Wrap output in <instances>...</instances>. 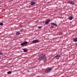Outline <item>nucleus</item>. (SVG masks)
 <instances>
[{"mask_svg": "<svg viewBox=\"0 0 77 77\" xmlns=\"http://www.w3.org/2000/svg\"><path fill=\"white\" fill-rule=\"evenodd\" d=\"M3 54V53L2 52H0V55H2Z\"/></svg>", "mask_w": 77, "mask_h": 77, "instance_id": "nucleus-20", "label": "nucleus"}, {"mask_svg": "<svg viewBox=\"0 0 77 77\" xmlns=\"http://www.w3.org/2000/svg\"><path fill=\"white\" fill-rule=\"evenodd\" d=\"M51 24H52V25H53V26H57V24L56 23H51Z\"/></svg>", "mask_w": 77, "mask_h": 77, "instance_id": "nucleus-9", "label": "nucleus"}, {"mask_svg": "<svg viewBox=\"0 0 77 77\" xmlns=\"http://www.w3.org/2000/svg\"><path fill=\"white\" fill-rule=\"evenodd\" d=\"M27 44V42L26 41H25V42H23L22 43H21V46H23V45H26V44Z\"/></svg>", "mask_w": 77, "mask_h": 77, "instance_id": "nucleus-5", "label": "nucleus"}, {"mask_svg": "<svg viewBox=\"0 0 77 77\" xmlns=\"http://www.w3.org/2000/svg\"><path fill=\"white\" fill-rule=\"evenodd\" d=\"M11 71L7 72V74H11Z\"/></svg>", "mask_w": 77, "mask_h": 77, "instance_id": "nucleus-16", "label": "nucleus"}, {"mask_svg": "<svg viewBox=\"0 0 77 77\" xmlns=\"http://www.w3.org/2000/svg\"><path fill=\"white\" fill-rule=\"evenodd\" d=\"M55 26H54V25H51V28H53V29H54V28H55V27H54Z\"/></svg>", "mask_w": 77, "mask_h": 77, "instance_id": "nucleus-14", "label": "nucleus"}, {"mask_svg": "<svg viewBox=\"0 0 77 77\" xmlns=\"http://www.w3.org/2000/svg\"><path fill=\"white\" fill-rule=\"evenodd\" d=\"M72 19H73V17H72V16H70L69 17V19L70 20H72Z\"/></svg>", "mask_w": 77, "mask_h": 77, "instance_id": "nucleus-12", "label": "nucleus"}, {"mask_svg": "<svg viewBox=\"0 0 77 77\" xmlns=\"http://www.w3.org/2000/svg\"><path fill=\"white\" fill-rule=\"evenodd\" d=\"M16 34L17 35H19L20 34V31L17 32L16 33Z\"/></svg>", "mask_w": 77, "mask_h": 77, "instance_id": "nucleus-10", "label": "nucleus"}, {"mask_svg": "<svg viewBox=\"0 0 77 77\" xmlns=\"http://www.w3.org/2000/svg\"><path fill=\"white\" fill-rule=\"evenodd\" d=\"M50 19H46L45 22V24H46V25H47L49 23V22L50 21Z\"/></svg>", "mask_w": 77, "mask_h": 77, "instance_id": "nucleus-3", "label": "nucleus"}, {"mask_svg": "<svg viewBox=\"0 0 77 77\" xmlns=\"http://www.w3.org/2000/svg\"><path fill=\"white\" fill-rule=\"evenodd\" d=\"M52 70L53 68H52V67H48L46 69L45 72L46 73H49V72H50Z\"/></svg>", "mask_w": 77, "mask_h": 77, "instance_id": "nucleus-2", "label": "nucleus"}, {"mask_svg": "<svg viewBox=\"0 0 77 77\" xmlns=\"http://www.w3.org/2000/svg\"><path fill=\"white\" fill-rule=\"evenodd\" d=\"M75 45H76V46H77V43H75Z\"/></svg>", "mask_w": 77, "mask_h": 77, "instance_id": "nucleus-21", "label": "nucleus"}, {"mask_svg": "<svg viewBox=\"0 0 77 77\" xmlns=\"http://www.w3.org/2000/svg\"><path fill=\"white\" fill-rule=\"evenodd\" d=\"M73 41L74 42H77V38H75L73 39Z\"/></svg>", "mask_w": 77, "mask_h": 77, "instance_id": "nucleus-11", "label": "nucleus"}, {"mask_svg": "<svg viewBox=\"0 0 77 77\" xmlns=\"http://www.w3.org/2000/svg\"><path fill=\"white\" fill-rule=\"evenodd\" d=\"M39 42V40L38 39H35L33 40L32 41V42L33 43V44H35V43H38V42Z\"/></svg>", "mask_w": 77, "mask_h": 77, "instance_id": "nucleus-4", "label": "nucleus"}, {"mask_svg": "<svg viewBox=\"0 0 77 77\" xmlns=\"http://www.w3.org/2000/svg\"><path fill=\"white\" fill-rule=\"evenodd\" d=\"M23 50L24 52H27V50H26V48L23 49Z\"/></svg>", "mask_w": 77, "mask_h": 77, "instance_id": "nucleus-13", "label": "nucleus"}, {"mask_svg": "<svg viewBox=\"0 0 77 77\" xmlns=\"http://www.w3.org/2000/svg\"><path fill=\"white\" fill-rule=\"evenodd\" d=\"M24 30V29H21L20 30V31H23V30Z\"/></svg>", "mask_w": 77, "mask_h": 77, "instance_id": "nucleus-19", "label": "nucleus"}, {"mask_svg": "<svg viewBox=\"0 0 77 77\" xmlns=\"http://www.w3.org/2000/svg\"><path fill=\"white\" fill-rule=\"evenodd\" d=\"M38 20L37 21H36V23H37V22H38Z\"/></svg>", "mask_w": 77, "mask_h": 77, "instance_id": "nucleus-22", "label": "nucleus"}, {"mask_svg": "<svg viewBox=\"0 0 77 77\" xmlns=\"http://www.w3.org/2000/svg\"><path fill=\"white\" fill-rule=\"evenodd\" d=\"M3 23H0V26H3Z\"/></svg>", "mask_w": 77, "mask_h": 77, "instance_id": "nucleus-17", "label": "nucleus"}, {"mask_svg": "<svg viewBox=\"0 0 77 77\" xmlns=\"http://www.w3.org/2000/svg\"><path fill=\"white\" fill-rule=\"evenodd\" d=\"M62 32H59V35H62Z\"/></svg>", "mask_w": 77, "mask_h": 77, "instance_id": "nucleus-15", "label": "nucleus"}, {"mask_svg": "<svg viewBox=\"0 0 77 77\" xmlns=\"http://www.w3.org/2000/svg\"><path fill=\"white\" fill-rule=\"evenodd\" d=\"M45 60L44 61H46V60H47V57H46V55L45 54H41L39 56L38 60Z\"/></svg>", "mask_w": 77, "mask_h": 77, "instance_id": "nucleus-1", "label": "nucleus"}, {"mask_svg": "<svg viewBox=\"0 0 77 77\" xmlns=\"http://www.w3.org/2000/svg\"><path fill=\"white\" fill-rule=\"evenodd\" d=\"M67 3L73 5H74V2L73 1L69 2H67Z\"/></svg>", "mask_w": 77, "mask_h": 77, "instance_id": "nucleus-6", "label": "nucleus"}, {"mask_svg": "<svg viewBox=\"0 0 77 77\" xmlns=\"http://www.w3.org/2000/svg\"><path fill=\"white\" fill-rule=\"evenodd\" d=\"M42 26H38V29H41Z\"/></svg>", "mask_w": 77, "mask_h": 77, "instance_id": "nucleus-18", "label": "nucleus"}, {"mask_svg": "<svg viewBox=\"0 0 77 77\" xmlns=\"http://www.w3.org/2000/svg\"><path fill=\"white\" fill-rule=\"evenodd\" d=\"M36 4V2H31V6H33V5H35Z\"/></svg>", "mask_w": 77, "mask_h": 77, "instance_id": "nucleus-8", "label": "nucleus"}, {"mask_svg": "<svg viewBox=\"0 0 77 77\" xmlns=\"http://www.w3.org/2000/svg\"><path fill=\"white\" fill-rule=\"evenodd\" d=\"M60 57V55L58 54L57 55H56L55 56V58H56V59H59V58Z\"/></svg>", "mask_w": 77, "mask_h": 77, "instance_id": "nucleus-7", "label": "nucleus"}]
</instances>
